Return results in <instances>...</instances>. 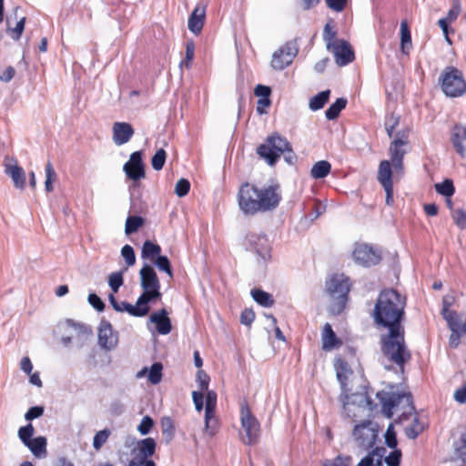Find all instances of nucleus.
I'll use <instances>...</instances> for the list:
<instances>
[{
	"label": "nucleus",
	"instance_id": "obj_1",
	"mask_svg": "<svg viewBox=\"0 0 466 466\" xmlns=\"http://www.w3.org/2000/svg\"><path fill=\"white\" fill-rule=\"evenodd\" d=\"M406 296L393 288L380 291L374 306L372 318L379 328L388 329L380 336V350L385 357L400 368L411 359L405 342Z\"/></svg>",
	"mask_w": 466,
	"mask_h": 466
},
{
	"label": "nucleus",
	"instance_id": "obj_2",
	"mask_svg": "<svg viewBox=\"0 0 466 466\" xmlns=\"http://www.w3.org/2000/svg\"><path fill=\"white\" fill-rule=\"evenodd\" d=\"M279 185H269L259 188L249 182L243 183L238 193V202L240 210L245 215H255L275 209L281 201L278 192Z\"/></svg>",
	"mask_w": 466,
	"mask_h": 466
},
{
	"label": "nucleus",
	"instance_id": "obj_3",
	"mask_svg": "<svg viewBox=\"0 0 466 466\" xmlns=\"http://www.w3.org/2000/svg\"><path fill=\"white\" fill-rule=\"evenodd\" d=\"M256 153L270 167L278 163L281 155L290 166L295 165L298 159L289 141L278 132L268 136L265 142L256 148Z\"/></svg>",
	"mask_w": 466,
	"mask_h": 466
},
{
	"label": "nucleus",
	"instance_id": "obj_4",
	"mask_svg": "<svg viewBox=\"0 0 466 466\" xmlns=\"http://www.w3.org/2000/svg\"><path fill=\"white\" fill-rule=\"evenodd\" d=\"M351 287L350 279L344 274H333L326 280L325 289L331 300L329 312L332 315L338 316L344 311Z\"/></svg>",
	"mask_w": 466,
	"mask_h": 466
},
{
	"label": "nucleus",
	"instance_id": "obj_5",
	"mask_svg": "<svg viewBox=\"0 0 466 466\" xmlns=\"http://www.w3.org/2000/svg\"><path fill=\"white\" fill-rule=\"evenodd\" d=\"M438 82L442 93L448 97H461L466 92L463 73L453 66H448L441 71Z\"/></svg>",
	"mask_w": 466,
	"mask_h": 466
},
{
	"label": "nucleus",
	"instance_id": "obj_6",
	"mask_svg": "<svg viewBox=\"0 0 466 466\" xmlns=\"http://www.w3.org/2000/svg\"><path fill=\"white\" fill-rule=\"evenodd\" d=\"M380 408H397L402 405V408H415L413 396L410 391H405L399 385H389L387 389L376 393Z\"/></svg>",
	"mask_w": 466,
	"mask_h": 466
},
{
	"label": "nucleus",
	"instance_id": "obj_7",
	"mask_svg": "<svg viewBox=\"0 0 466 466\" xmlns=\"http://www.w3.org/2000/svg\"><path fill=\"white\" fill-rule=\"evenodd\" d=\"M240 422L238 435L243 443L249 446L258 443L261 433L260 423L251 410H241Z\"/></svg>",
	"mask_w": 466,
	"mask_h": 466
},
{
	"label": "nucleus",
	"instance_id": "obj_8",
	"mask_svg": "<svg viewBox=\"0 0 466 466\" xmlns=\"http://www.w3.org/2000/svg\"><path fill=\"white\" fill-rule=\"evenodd\" d=\"M246 250L254 252L258 260L267 263L271 258V246L266 234L248 232L243 240Z\"/></svg>",
	"mask_w": 466,
	"mask_h": 466
},
{
	"label": "nucleus",
	"instance_id": "obj_9",
	"mask_svg": "<svg viewBox=\"0 0 466 466\" xmlns=\"http://www.w3.org/2000/svg\"><path fill=\"white\" fill-rule=\"evenodd\" d=\"M378 432L379 425L367 420L355 425L352 434L359 446L364 450H369L376 443Z\"/></svg>",
	"mask_w": 466,
	"mask_h": 466
},
{
	"label": "nucleus",
	"instance_id": "obj_10",
	"mask_svg": "<svg viewBox=\"0 0 466 466\" xmlns=\"http://www.w3.org/2000/svg\"><path fill=\"white\" fill-rule=\"evenodd\" d=\"M352 257L355 263L364 268L376 266L382 260L381 251L366 243L356 244Z\"/></svg>",
	"mask_w": 466,
	"mask_h": 466
},
{
	"label": "nucleus",
	"instance_id": "obj_11",
	"mask_svg": "<svg viewBox=\"0 0 466 466\" xmlns=\"http://www.w3.org/2000/svg\"><path fill=\"white\" fill-rule=\"evenodd\" d=\"M299 52L297 39L287 42L272 56L271 66L275 70L281 71L288 67Z\"/></svg>",
	"mask_w": 466,
	"mask_h": 466
},
{
	"label": "nucleus",
	"instance_id": "obj_12",
	"mask_svg": "<svg viewBox=\"0 0 466 466\" xmlns=\"http://www.w3.org/2000/svg\"><path fill=\"white\" fill-rule=\"evenodd\" d=\"M340 401L343 408L353 406L356 408H378L366 391L350 393L346 386V390H341Z\"/></svg>",
	"mask_w": 466,
	"mask_h": 466
},
{
	"label": "nucleus",
	"instance_id": "obj_13",
	"mask_svg": "<svg viewBox=\"0 0 466 466\" xmlns=\"http://www.w3.org/2000/svg\"><path fill=\"white\" fill-rule=\"evenodd\" d=\"M143 154L141 151H135L130 155L129 160L125 163L123 170L127 178L133 181H138L145 177V165L143 162Z\"/></svg>",
	"mask_w": 466,
	"mask_h": 466
},
{
	"label": "nucleus",
	"instance_id": "obj_14",
	"mask_svg": "<svg viewBox=\"0 0 466 466\" xmlns=\"http://www.w3.org/2000/svg\"><path fill=\"white\" fill-rule=\"evenodd\" d=\"M118 343V333L114 331L111 323L102 319L98 327V344L101 348L111 350Z\"/></svg>",
	"mask_w": 466,
	"mask_h": 466
},
{
	"label": "nucleus",
	"instance_id": "obj_15",
	"mask_svg": "<svg viewBox=\"0 0 466 466\" xmlns=\"http://www.w3.org/2000/svg\"><path fill=\"white\" fill-rule=\"evenodd\" d=\"M140 285L143 290L151 291L157 294L160 292V281L152 266L145 264L139 270Z\"/></svg>",
	"mask_w": 466,
	"mask_h": 466
},
{
	"label": "nucleus",
	"instance_id": "obj_16",
	"mask_svg": "<svg viewBox=\"0 0 466 466\" xmlns=\"http://www.w3.org/2000/svg\"><path fill=\"white\" fill-rule=\"evenodd\" d=\"M330 50H332L336 63L339 66H345L355 59L354 50L347 40H337L336 45Z\"/></svg>",
	"mask_w": 466,
	"mask_h": 466
},
{
	"label": "nucleus",
	"instance_id": "obj_17",
	"mask_svg": "<svg viewBox=\"0 0 466 466\" xmlns=\"http://www.w3.org/2000/svg\"><path fill=\"white\" fill-rule=\"evenodd\" d=\"M112 130L114 143L117 146L127 143L135 133L132 125L127 122H115Z\"/></svg>",
	"mask_w": 466,
	"mask_h": 466
},
{
	"label": "nucleus",
	"instance_id": "obj_18",
	"mask_svg": "<svg viewBox=\"0 0 466 466\" xmlns=\"http://www.w3.org/2000/svg\"><path fill=\"white\" fill-rule=\"evenodd\" d=\"M149 320L156 324L157 331L160 335H167L172 330V323L166 309L153 312L149 317Z\"/></svg>",
	"mask_w": 466,
	"mask_h": 466
},
{
	"label": "nucleus",
	"instance_id": "obj_19",
	"mask_svg": "<svg viewBox=\"0 0 466 466\" xmlns=\"http://www.w3.org/2000/svg\"><path fill=\"white\" fill-rule=\"evenodd\" d=\"M466 140V126L455 125L452 127L451 135V143L455 152L461 157H466V147L463 145V141Z\"/></svg>",
	"mask_w": 466,
	"mask_h": 466
},
{
	"label": "nucleus",
	"instance_id": "obj_20",
	"mask_svg": "<svg viewBox=\"0 0 466 466\" xmlns=\"http://www.w3.org/2000/svg\"><path fill=\"white\" fill-rule=\"evenodd\" d=\"M206 18V5H197L190 14L187 21L188 29L196 35L203 29Z\"/></svg>",
	"mask_w": 466,
	"mask_h": 466
},
{
	"label": "nucleus",
	"instance_id": "obj_21",
	"mask_svg": "<svg viewBox=\"0 0 466 466\" xmlns=\"http://www.w3.org/2000/svg\"><path fill=\"white\" fill-rule=\"evenodd\" d=\"M138 460L144 461V466H156V463L149 460L156 451V441L152 438H147L138 442Z\"/></svg>",
	"mask_w": 466,
	"mask_h": 466
},
{
	"label": "nucleus",
	"instance_id": "obj_22",
	"mask_svg": "<svg viewBox=\"0 0 466 466\" xmlns=\"http://www.w3.org/2000/svg\"><path fill=\"white\" fill-rule=\"evenodd\" d=\"M321 341L322 350L325 351H329L342 345V340L338 338L329 323H326L323 326Z\"/></svg>",
	"mask_w": 466,
	"mask_h": 466
},
{
	"label": "nucleus",
	"instance_id": "obj_23",
	"mask_svg": "<svg viewBox=\"0 0 466 466\" xmlns=\"http://www.w3.org/2000/svg\"><path fill=\"white\" fill-rule=\"evenodd\" d=\"M334 368L336 370L337 380L339 382L341 390H346V386L348 387L349 374L352 373V370L348 361L343 358H337L335 360Z\"/></svg>",
	"mask_w": 466,
	"mask_h": 466
},
{
	"label": "nucleus",
	"instance_id": "obj_24",
	"mask_svg": "<svg viewBox=\"0 0 466 466\" xmlns=\"http://www.w3.org/2000/svg\"><path fill=\"white\" fill-rule=\"evenodd\" d=\"M5 172L10 176L15 188L23 190L25 187V170L16 163L15 165H5Z\"/></svg>",
	"mask_w": 466,
	"mask_h": 466
},
{
	"label": "nucleus",
	"instance_id": "obj_25",
	"mask_svg": "<svg viewBox=\"0 0 466 466\" xmlns=\"http://www.w3.org/2000/svg\"><path fill=\"white\" fill-rule=\"evenodd\" d=\"M392 176L393 174L390 162L389 160L380 161L377 178L382 187L393 186Z\"/></svg>",
	"mask_w": 466,
	"mask_h": 466
},
{
	"label": "nucleus",
	"instance_id": "obj_26",
	"mask_svg": "<svg viewBox=\"0 0 466 466\" xmlns=\"http://www.w3.org/2000/svg\"><path fill=\"white\" fill-rule=\"evenodd\" d=\"M400 50L403 54L409 55L412 48L411 33L407 20L400 22Z\"/></svg>",
	"mask_w": 466,
	"mask_h": 466
},
{
	"label": "nucleus",
	"instance_id": "obj_27",
	"mask_svg": "<svg viewBox=\"0 0 466 466\" xmlns=\"http://www.w3.org/2000/svg\"><path fill=\"white\" fill-rule=\"evenodd\" d=\"M162 294H157L151 291L143 290V293L138 297L137 299V302L135 304V307L140 309L145 310V316L148 314L150 310V307L148 306V303L155 301L157 299H159L161 298Z\"/></svg>",
	"mask_w": 466,
	"mask_h": 466
},
{
	"label": "nucleus",
	"instance_id": "obj_28",
	"mask_svg": "<svg viewBox=\"0 0 466 466\" xmlns=\"http://www.w3.org/2000/svg\"><path fill=\"white\" fill-rule=\"evenodd\" d=\"M250 295L252 299L262 307L270 308L275 303L273 296L260 289H251Z\"/></svg>",
	"mask_w": 466,
	"mask_h": 466
},
{
	"label": "nucleus",
	"instance_id": "obj_29",
	"mask_svg": "<svg viewBox=\"0 0 466 466\" xmlns=\"http://www.w3.org/2000/svg\"><path fill=\"white\" fill-rule=\"evenodd\" d=\"M219 428V420L216 414V410H205V431L209 435L216 434Z\"/></svg>",
	"mask_w": 466,
	"mask_h": 466
},
{
	"label": "nucleus",
	"instance_id": "obj_30",
	"mask_svg": "<svg viewBox=\"0 0 466 466\" xmlns=\"http://www.w3.org/2000/svg\"><path fill=\"white\" fill-rule=\"evenodd\" d=\"M161 247L158 244L147 239L142 246L141 258L143 259H150L153 261L161 253Z\"/></svg>",
	"mask_w": 466,
	"mask_h": 466
},
{
	"label": "nucleus",
	"instance_id": "obj_31",
	"mask_svg": "<svg viewBox=\"0 0 466 466\" xmlns=\"http://www.w3.org/2000/svg\"><path fill=\"white\" fill-rule=\"evenodd\" d=\"M348 100L345 97H339L325 111V116L329 120H335L339 117L340 112L346 107Z\"/></svg>",
	"mask_w": 466,
	"mask_h": 466
},
{
	"label": "nucleus",
	"instance_id": "obj_32",
	"mask_svg": "<svg viewBox=\"0 0 466 466\" xmlns=\"http://www.w3.org/2000/svg\"><path fill=\"white\" fill-rule=\"evenodd\" d=\"M25 446L28 447L32 453L37 458L46 456V439L45 437L35 438Z\"/></svg>",
	"mask_w": 466,
	"mask_h": 466
},
{
	"label": "nucleus",
	"instance_id": "obj_33",
	"mask_svg": "<svg viewBox=\"0 0 466 466\" xmlns=\"http://www.w3.org/2000/svg\"><path fill=\"white\" fill-rule=\"evenodd\" d=\"M331 170V165L327 160H320L316 162L310 170V175L315 179H321L326 177Z\"/></svg>",
	"mask_w": 466,
	"mask_h": 466
},
{
	"label": "nucleus",
	"instance_id": "obj_34",
	"mask_svg": "<svg viewBox=\"0 0 466 466\" xmlns=\"http://www.w3.org/2000/svg\"><path fill=\"white\" fill-rule=\"evenodd\" d=\"M330 96V90L326 89L323 90L314 96H312L309 100V108L312 111H318L324 107V106L328 103Z\"/></svg>",
	"mask_w": 466,
	"mask_h": 466
},
{
	"label": "nucleus",
	"instance_id": "obj_35",
	"mask_svg": "<svg viewBox=\"0 0 466 466\" xmlns=\"http://www.w3.org/2000/svg\"><path fill=\"white\" fill-rule=\"evenodd\" d=\"M146 219L141 216L129 215L126 219L125 233L131 235L144 226Z\"/></svg>",
	"mask_w": 466,
	"mask_h": 466
},
{
	"label": "nucleus",
	"instance_id": "obj_36",
	"mask_svg": "<svg viewBox=\"0 0 466 466\" xmlns=\"http://www.w3.org/2000/svg\"><path fill=\"white\" fill-rule=\"evenodd\" d=\"M453 303V298L451 297H444L442 299V309L441 315L442 318L447 321V323L455 321V319L458 313L455 310L450 309Z\"/></svg>",
	"mask_w": 466,
	"mask_h": 466
},
{
	"label": "nucleus",
	"instance_id": "obj_37",
	"mask_svg": "<svg viewBox=\"0 0 466 466\" xmlns=\"http://www.w3.org/2000/svg\"><path fill=\"white\" fill-rule=\"evenodd\" d=\"M154 265L160 270L167 274L171 279L173 278V269L171 262L167 256L161 253L153 260Z\"/></svg>",
	"mask_w": 466,
	"mask_h": 466
},
{
	"label": "nucleus",
	"instance_id": "obj_38",
	"mask_svg": "<svg viewBox=\"0 0 466 466\" xmlns=\"http://www.w3.org/2000/svg\"><path fill=\"white\" fill-rule=\"evenodd\" d=\"M435 190L438 194L451 198L455 193V187L451 179H444L441 183L435 184Z\"/></svg>",
	"mask_w": 466,
	"mask_h": 466
},
{
	"label": "nucleus",
	"instance_id": "obj_39",
	"mask_svg": "<svg viewBox=\"0 0 466 466\" xmlns=\"http://www.w3.org/2000/svg\"><path fill=\"white\" fill-rule=\"evenodd\" d=\"M162 370H163L162 363L161 362H154L148 370V375H147L148 381L153 385L158 384L162 379Z\"/></svg>",
	"mask_w": 466,
	"mask_h": 466
},
{
	"label": "nucleus",
	"instance_id": "obj_40",
	"mask_svg": "<svg viewBox=\"0 0 466 466\" xmlns=\"http://www.w3.org/2000/svg\"><path fill=\"white\" fill-rule=\"evenodd\" d=\"M402 142L400 140H393L390 146V161L403 160L406 151L401 148Z\"/></svg>",
	"mask_w": 466,
	"mask_h": 466
},
{
	"label": "nucleus",
	"instance_id": "obj_41",
	"mask_svg": "<svg viewBox=\"0 0 466 466\" xmlns=\"http://www.w3.org/2000/svg\"><path fill=\"white\" fill-rule=\"evenodd\" d=\"M66 323L68 327L73 328L79 337L87 338L92 335V329L86 324L76 322L71 319H67Z\"/></svg>",
	"mask_w": 466,
	"mask_h": 466
},
{
	"label": "nucleus",
	"instance_id": "obj_42",
	"mask_svg": "<svg viewBox=\"0 0 466 466\" xmlns=\"http://www.w3.org/2000/svg\"><path fill=\"white\" fill-rule=\"evenodd\" d=\"M424 430V423L419 420V418L416 416L410 426L406 428V435L409 439L414 440L416 439Z\"/></svg>",
	"mask_w": 466,
	"mask_h": 466
},
{
	"label": "nucleus",
	"instance_id": "obj_43",
	"mask_svg": "<svg viewBox=\"0 0 466 466\" xmlns=\"http://www.w3.org/2000/svg\"><path fill=\"white\" fill-rule=\"evenodd\" d=\"M337 31L332 29L329 23H327L323 30V39L326 42L327 49L330 50L336 45Z\"/></svg>",
	"mask_w": 466,
	"mask_h": 466
},
{
	"label": "nucleus",
	"instance_id": "obj_44",
	"mask_svg": "<svg viewBox=\"0 0 466 466\" xmlns=\"http://www.w3.org/2000/svg\"><path fill=\"white\" fill-rule=\"evenodd\" d=\"M167 158V152L163 148H159L156 151L151 158V165L153 169L159 171L163 168Z\"/></svg>",
	"mask_w": 466,
	"mask_h": 466
},
{
	"label": "nucleus",
	"instance_id": "obj_45",
	"mask_svg": "<svg viewBox=\"0 0 466 466\" xmlns=\"http://www.w3.org/2000/svg\"><path fill=\"white\" fill-rule=\"evenodd\" d=\"M449 329L451 330V334L450 336L449 343L452 349H456L461 343V338L463 336L458 331V323L456 321H452L447 323Z\"/></svg>",
	"mask_w": 466,
	"mask_h": 466
},
{
	"label": "nucleus",
	"instance_id": "obj_46",
	"mask_svg": "<svg viewBox=\"0 0 466 466\" xmlns=\"http://www.w3.org/2000/svg\"><path fill=\"white\" fill-rule=\"evenodd\" d=\"M120 304V309L117 310V312H127L129 315L133 317H145V310L142 309H137L135 307V305H132L127 301H121Z\"/></svg>",
	"mask_w": 466,
	"mask_h": 466
},
{
	"label": "nucleus",
	"instance_id": "obj_47",
	"mask_svg": "<svg viewBox=\"0 0 466 466\" xmlns=\"http://www.w3.org/2000/svg\"><path fill=\"white\" fill-rule=\"evenodd\" d=\"M162 433L167 441H170L175 434V427L170 418H163L161 420Z\"/></svg>",
	"mask_w": 466,
	"mask_h": 466
},
{
	"label": "nucleus",
	"instance_id": "obj_48",
	"mask_svg": "<svg viewBox=\"0 0 466 466\" xmlns=\"http://www.w3.org/2000/svg\"><path fill=\"white\" fill-rule=\"evenodd\" d=\"M123 283L124 279L122 271H116L109 275L108 285L110 289L113 290V292L116 293L119 290V288L123 285Z\"/></svg>",
	"mask_w": 466,
	"mask_h": 466
},
{
	"label": "nucleus",
	"instance_id": "obj_49",
	"mask_svg": "<svg viewBox=\"0 0 466 466\" xmlns=\"http://www.w3.org/2000/svg\"><path fill=\"white\" fill-rule=\"evenodd\" d=\"M110 433L111 432L108 429H104L96 433L93 440V447L95 450L98 451L101 449V447L106 442Z\"/></svg>",
	"mask_w": 466,
	"mask_h": 466
},
{
	"label": "nucleus",
	"instance_id": "obj_50",
	"mask_svg": "<svg viewBox=\"0 0 466 466\" xmlns=\"http://www.w3.org/2000/svg\"><path fill=\"white\" fill-rule=\"evenodd\" d=\"M121 255L128 267H132L135 265L136 254L134 248L130 245L127 244L122 248Z\"/></svg>",
	"mask_w": 466,
	"mask_h": 466
},
{
	"label": "nucleus",
	"instance_id": "obj_51",
	"mask_svg": "<svg viewBox=\"0 0 466 466\" xmlns=\"http://www.w3.org/2000/svg\"><path fill=\"white\" fill-rule=\"evenodd\" d=\"M190 190V182L187 178H180L175 187V193L177 197L183 198L188 194Z\"/></svg>",
	"mask_w": 466,
	"mask_h": 466
},
{
	"label": "nucleus",
	"instance_id": "obj_52",
	"mask_svg": "<svg viewBox=\"0 0 466 466\" xmlns=\"http://www.w3.org/2000/svg\"><path fill=\"white\" fill-rule=\"evenodd\" d=\"M34 433V427L31 423L26 426L21 427L18 431V436L25 445L32 441L31 437Z\"/></svg>",
	"mask_w": 466,
	"mask_h": 466
},
{
	"label": "nucleus",
	"instance_id": "obj_53",
	"mask_svg": "<svg viewBox=\"0 0 466 466\" xmlns=\"http://www.w3.org/2000/svg\"><path fill=\"white\" fill-rule=\"evenodd\" d=\"M351 461L350 456L339 455L333 460H328L323 466H350Z\"/></svg>",
	"mask_w": 466,
	"mask_h": 466
},
{
	"label": "nucleus",
	"instance_id": "obj_54",
	"mask_svg": "<svg viewBox=\"0 0 466 466\" xmlns=\"http://www.w3.org/2000/svg\"><path fill=\"white\" fill-rule=\"evenodd\" d=\"M385 443L389 448L395 449L397 447L398 441L396 437V432L394 431L393 424L390 423L385 433Z\"/></svg>",
	"mask_w": 466,
	"mask_h": 466
},
{
	"label": "nucleus",
	"instance_id": "obj_55",
	"mask_svg": "<svg viewBox=\"0 0 466 466\" xmlns=\"http://www.w3.org/2000/svg\"><path fill=\"white\" fill-rule=\"evenodd\" d=\"M454 223L461 229L466 227V212L463 208H459L452 211L451 215Z\"/></svg>",
	"mask_w": 466,
	"mask_h": 466
},
{
	"label": "nucleus",
	"instance_id": "obj_56",
	"mask_svg": "<svg viewBox=\"0 0 466 466\" xmlns=\"http://www.w3.org/2000/svg\"><path fill=\"white\" fill-rule=\"evenodd\" d=\"M384 461L388 466H400L401 461V451L394 450L385 457Z\"/></svg>",
	"mask_w": 466,
	"mask_h": 466
},
{
	"label": "nucleus",
	"instance_id": "obj_57",
	"mask_svg": "<svg viewBox=\"0 0 466 466\" xmlns=\"http://www.w3.org/2000/svg\"><path fill=\"white\" fill-rule=\"evenodd\" d=\"M87 300L89 304L99 312L103 311L106 308L104 301L94 292L88 295Z\"/></svg>",
	"mask_w": 466,
	"mask_h": 466
},
{
	"label": "nucleus",
	"instance_id": "obj_58",
	"mask_svg": "<svg viewBox=\"0 0 466 466\" xmlns=\"http://www.w3.org/2000/svg\"><path fill=\"white\" fill-rule=\"evenodd\" d=\"M25 17H22L15 25V28L11 30V38L17 41L21 38L22 34L25 30Z\"/></svg>",
	"mask_w": 466,
	"mask_h": 466
},
{
	"label": "nucleus",
	"instance_id": "obj_59",
	"mask_svg": "<svg viewBox=\"0 0 466 466\" xmlns=\"http://www.w3.org/2000/svg\"><path fill=\"white\" fill-rule=\"evenodd\" d=\"M153 425V420L149 416H145L138 425L137 430L142 435H147L151 431Z\"/></svg>",
	"mask_w": 466,
	"mask_h": 466
},
{
	"label": "nucleus",
	"instance_id": "obj_60",
	"mask_svg": "<svg viewBox=\"0 0 466 466\" xmlns=\"http://www.w3.org/2000/svg\"><path fill=\"white\" fill-rule=\"evenodd\" d=\"M255 319V312L251 309H245L240 314V323L245 326H250Z\"/></svg>",
	"mask_w": 466,
	"mask_h": 466
},
{
	"label": "nucleus",
	"instance_id": "obj_61",
	"mask_svg": "<svg viewBox=\"0 0 466 466\" xmlns=\"http://www.w3.org/2000/svg\"><path fill=\"white\" fill-rule=\"evenodd\" d=\"M348 0H326L327 6L335 12H342L346 5Z\"/></svg>",
	"mask_w": 466,
	"mask_h": 466
},
{
	"label": "nucleus",
	"instance_id": "obj_62",
	"mask_svg": "<svg viewBox=\"0 0 466 466\" xmlns=\"http://www.w3.org/2000/svg\"><path fill=\"white\" fill-rule=\"evenodd\" d=\"M195 54V43L193 40H188L186 43V56H185V64L186 66L188 67L190 66V62L192 61Z\"/></svg>",
	"mask_w": 466,
	"mask_h": 466
},
{
	"label": "nucleus",
	"instance_id": "obj_63",
	"mask_svg": "<svg viewBox=\"0 0 466 466\" xmlns=\"http://www.w3.org/2000/svg\"><path fill=\"white\" fill-rule=\"evenodd\" d=\"M357 466H383V461L380 459H373L370 456H365Z\"/></svg>",
	"mask_w": 466,
	"mask_h": 466
},
{
	"label": "nucleus",
	"instance_id": "obj_64",
	"mask_svg": "<svg viewBox=\"0 0 466 466\" xmlns=\"http://www.w3.org/2000/svg\"><path fill=\"white\" fill-rule=\"evenodd\" d=\"M455 455L466 461V433L461 437V444L455 449Z\"/></svg>",
	"mask_w": 466,
	"mask_h": 466
}]
</instances>
